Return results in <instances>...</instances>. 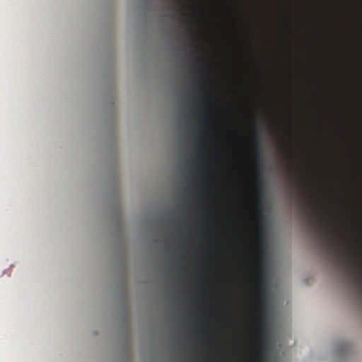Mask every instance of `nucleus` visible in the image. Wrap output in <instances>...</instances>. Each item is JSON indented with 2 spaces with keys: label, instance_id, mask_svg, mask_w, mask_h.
Returning a JSON list of instances; mask_svg holds the SVG:
<instances>
[{
  "label": "nucleus",
  "instance_id": "39448f33",
  "mask_svg": "<svg viewBox=\"0 0 362 362\" xmlns=\"http://www.w3.org/2000/svg\"><path fill=\"white\" fill-rule=\"evenodd\" d=\"M209 114L208 112H206L205 115H204V119H201L199 121V128L201 127L202 124H208L209 123Z\"/></svg>",
  "mask_w": 362,
  "mask_h": 362
},
{
  "label": "nucleus",
  "instance_id": "9d476101",
  "mask_svg": "<svg viewBox=\"0 0 362 362\" xmlns=\"http://www.w3.org/2000/svg\"><path fill=\"white\" fill-rule=\"evenodd\" d=\"M191 53H192V54H197V50L193 49V50H192V51H191Z\"/></svg>",
  "mask_w": 362,
  "mask_h": 362
},
{
  "label": "nucleus",
  "instance_id": "f03ea898",
  "mask_svg": "<svg viewBox=\"0 0 362 362\" xmlns=\"http://www.w3.org/2000/svg\"><path fill=\"white\" fill-rule=\"evenodd\" d=\"M256 287L259 294V317L257 335V349L252 353L249 362H268L269 356L267 351V328L265 319V305L267 296V275L264 267L259 264L257 269Z\"/></svg>",
  "mask_w": 362,
  "mask_h": 362
},
{
  "label": "nucleus",
  "instance_id": "f257e3e1",
  "mask_svg": "<svg viewBox=\"0 0 362 362\" xmlns=\"http://www.w3.org/2000/svg\"><path fill=\"white\" fill-rule=\"evenodd\" d=\"M306 215L309 218L311 225L320 232L322 242L326 245L327 251L332 257L339 255L337 262L339 265H341L343 269L346 271L349 276L353 278L354 285L361 284V290L362 291V262L354 264L351 257L349 255H344L341 253L339 247L344 245L341 243L340 240L337 237V232L331 230V226L325 221L323 216L318 212H313L309 210L306 211Z\"/></svg>",
  "mask_w": 362,
  "mask_h": 362
},
{
  "label": "nucleus",
  "instance_id": "1a4fd4ad",
  "mask_svg": "<svg viewBox=\"0 0 362 362\" xmlns=\"http://www.w3.org/2000/svg\"><path fill=\"white\" fill-rule=\"evenodd\" d=\"M303 202H304V206L306 208H309L310 206H311V204L308 202H307V200L305 199H303Z\"/></svg>",
  "mask_w": 362,
  "mask_h": 362
},
{
  "label": "nucleus",
  "instance_id": "0eeeda50",
  "mask_svg": "<svg viewBox=\"0 0 362 362\" xmlns=\"http://www.w3.org/2000/svg\"><path fill=\"white\" fill-rule=\"evenodd\" d=\"M262 206V202H261L260 199H258L257 206H258V209H259V212H260ZM261 220H262V216H261V214L259 213V224H260Z\"/></svg>",
  "mask_w": 362,
  "mask_h": 362
},
{
  "label": "nucleus",
  "instance_id": "6e6552de",
  "mask_svg": "<svg viewBox=\"0 0 362 362\" xmlns=\"http://www.w3.org/2000/svg\"><path fill=\"white\" fill-rule=\"evenodd\" d=\"M182 15H183V16L185 17V18H184V21H185V23H191L190 19H189V15L188 13H182Z\"/></svg>",
  "mask_w": 362,
  "mask_h": 362
},
{
  "label": "nucleus",
  "instance_id": "423d86ee",
  "mask_svg": "<svg viewBox=\"0 0 362 362\" xmlns=\"http://www.w3.org/2000/svg\"><path fill=\"white\" fill-rule=\"evenodd\" d=\"M199 89L200 90V93H205L207 90V86L206 84L202 81V82L200 83L199 86Z\"/></svg>",
  "mask_w": 362,
  "mask_h": 362
},
{
  "label": "nucleus",
  "instance_id": "20e7f679",
  "mask_svg": "<svg viewBox=\"0 0 362 362\" xmlns=\"http://www.w3.org/2000/svg\"><path fill=\"white\" fill-rule=\"evenodd\" d=\"M205 151V142L202 136L199 135L196 138V152L198 156H202Z\"/></svg>",
  "mask_w": 362,
  "mask_h": 362
},
{
  "label": "nucleus",
  "instance_id": "7ed1b4c3",
  "mask_svg": "<svg viewBox=\"0 0 362 362\" xmlns=\"http://www.w3.org/2000/svg\"><path fill=\"white\" fill-rule=\"evenodd\" d=\"M255 134L253 136V151H254V157H255V167L257 170V173L255 174V180L257 182V194L260 198L262 197L264 193V187L262 186V180L261 174L258 172L262 168V158L261 156V138L259 132V128L257 122H255Z\"/></svg>",
  "mask_w": 362,
  "mask_h": 362
}]
</instances>
